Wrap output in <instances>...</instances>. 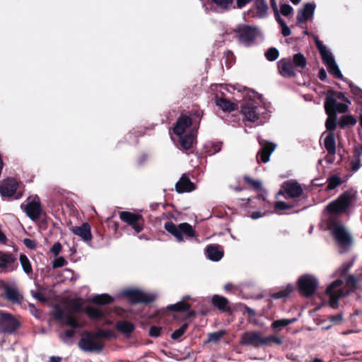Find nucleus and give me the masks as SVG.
<instances>
[{
    "mask_svg": "<svg viewBox=\"0 0 362 362\" xmlns=\"http://www.w3.org/2000/svg\"><path fill=\"white\" fill-rule=\"evenodd\" d=\"M114 298L107 293L95 295L90 299V302L98 305H105L112 303Z\"/></svg>",
    "mask_w": 362,
    "mask_h": 362,
    "instance_id": "72a5a7b5",
    "label": "nucleus"
},
{
    "mask_svg": "<svg viewBox=\"0 0 362 362\" xmlns=\"http://www.w3.org/2000/svg\"><path fill=\"white\" fill-rule=\"evenodd\" d=\"M325 222L327 229L337 240L340 247H344L351 244L352 238L340 220H337L333 216L325 218Z\"/></svg>",
    "mask_w": 362,
    "mask_h": 362,
    "instance_id": "20e7f679",
    "label": "nucleus"
},
{
    "mask_svg": "<svg viewBox=\"0 0 362 362\" xmlns=\"http://www.w3.org/2000/svg\"><path fill=\"white\" fill-rule=\"evenodd\" d=\"M17 267V259L13 254L0 252V268L2 271L13 272Z\"/></svg>",
    "mask_w": 362,
    "mask_h": 362,
    "instance_id": "f3484780",
    "label": "nucleus"
},
{
    "mask_svg": "<svg viewBox=\"0 0 362 362\" xmlns=\"http://www.w3.org/2000/svg\"><path fill=\"white\" fill-rule=\"evenodd\" d=\"M265 57L269 61H274L279 57V51L276 48H270L265 52Z\"/></svg>",
    "mask_w": 362,
    "mask_h": 362,
    "instance_id": "6e6d98bb",
    "label": "nucleus"
},
{
    "mask_svg": "<svg viewBox=\"0 0 362 362\" xmlns=\"http://www.w3.org/2000/svg\"><path fill=\"white\" fill-rule=\"evenodd\" d=\"M195 189L194 184L190 179L183 175L175 185V189L178 193L189 192Z\"/></svg>",
    "mask_w": 362,
    "mask_h": 362,
    "instance_id": "393cba45",
    "label": "nucleus"
},
{
    "mask_svg": "<svg viewBox=\"0 0 362 362\" xmlns=\"http://www.w3.org/2000/svg\"><path fill=\"white\" fill-rule=\"evenodd\" d=\"M262 103V97L259 94L252 90H247L241 105L240 112L247 121L258 124L264 123L269 117V112Z\"/></svg>",
    "mask_w": 362,
    "mask_h": 362,
    "instance_id": "f03ea898",
    "label": "nucleus"
},
{
    "mask_svg": "<svg viewBox=\"0 0 362 362\" xmlns=\"http://www.w3.org/2000/svg\"><path fill=\"white\" fill-rule=\"evenodd\" d=\"M223 143L221 141H209L206 144H204L203 146L204 151L209 154V156L214 155L215 153L219 152L221 149Z\"/></svg>",
    "mask_w": 362,
    "mask_h": 362,
    "instance_id": "473e14b6",
    "label": "nucleus"
},
{
    "mask_svg": "<svg viewBox=\"0 0 362 362\" xmlns=\"http://www.w3.org/2000/svg\"><path fill=\"white\" fill-rule=\"evenodd\" d=\"M62 322L64 325L70 327L72 329H78L81 327V325L74 314H66L64 317V321Z\"/></svg>",
    "mask_w": 362,
    "mask_h": 362,
    "instance_id": "ea45409f",
    "label": "nucleus"
},
{
    "mask_svg": "<svg viewBox=\"0 0 362 362\" xmlns=\"http://www.w3.org/2000/svg\"><path fill=\"white\" fill-rule=\"evenodd\" d=\"M255 6L260 17H263L267 13L268 6L264 0H257Z\"/></svg>",
    "mask_w": 362,
    "mask_h": 362,
    "instance_id": "37998d69",
    "label": "nucleus"
},
{
    "mask_svg": "<svg viewBox=\"0 0 362 362\" xmlns=\"http://www.w3.org/2000/svg\"><path fill=\"white\" fill-rule=\"evenodd\" d=\"M325 148L330 155H334L336 152L335 137H325Z\"/></svg>",
    "mask_w": 362,
    "mask_h": 362,
    "instance_id": "79ce46f5",
    "label": "nucleus"
},
{
    "mask_svg": "<svg viewBox=\"0 0 362 362\" xmlns=\"http://www.w3.org/2000/svg\"><path fill=\"white\" fill-rule=\"evenodd\" d=\"M83 300L81 298H76L71 300L69 303V306L71 310V314L81 313L83 310Z\"/></svg>",
    "mask_w": 362,
    "mask_h": 362,
    "instance_id": "c9c22d12",
    "label": "nucleus"
},
{
    "mask_svg": "<svg viewBox=\"0 0 362 362\" xmlns=\"http://www.w3.org/2000/svg\"><path fill=\"white\" fill-rule=\"evenodd\" d=\"M217 6L222 9H228L233 4V0H211Z\"/></svg>",
    "mask_w": 362,
    "mask_h": 362,
    "instance_id": "5fc2aeb1",
    "label": "nucleus"
},
{
    "mask_svg": "<svg viewBox=\"0 0 362 362\" xmlns=\"http://www.w3.org/2000/svg\"><path fill=\"white\" fill-rule=\"evenodd\" d=\"M296 321V318L292 319H280L274 320L272 325L271 327L274 330H281L284 327L295 322Z\"/></svg>",
    "mask_w": 362,
    "mask_h": 362,
    "instance_id": "58836bf2",
    "label": "nucleus"
},
{
    "mask_svg": "<svg viewBox=\"0 0 362 362\" xmlns=\"http://www.w3.org/2000/svg\"><path fill=\"white\" fill-rule=\"evenodd\" d=\"M122 296L125 298L130 304L135 305L138 303L149 304L154 301L155 297L149 293H146L138 288H127L122 291Z\"/></svg>",
    "mask_w": 362,
    "mask_h": 362,
    "instance_id": "1a4fd4ad",
    "label": "nucleus"
},
{
    "mask_svg": "<svg viewBox=\"0 0 362 362\" xmlns=\"http://www.w3.org/2000/svg\"><path fill=\"white\" fill-rule=\"evenodd\" d=\"M112 337L110 330L100 329L97 332L85 331L78 341L79 348L86 352H100L104 348L103 339Z\"/></svg>",
    "mask_w": 362,
    "mask_h": 362,
    "instance_id": "7ed1b4c3",
    "label": "nucleus"
},
{
    "mask_svg": "<svg viewBox=\"0 0 362 362\" xmlns=\"http://www.w3.org/2000/svg\"><path fill=\"white\" fill-rule=\"evenodd\" d=\"M171 137L172 140L176 143L178 148L187 151L191 149L194 144L197 143V137Z\"/></svg>",
    "mask_w": 362,
    "mask_h": 362,
    "instance_id": "c85d7f7f",
    "label": "nucleus"
},
{
    "mask_svg": "<svg viewBox=\"0 0 362 362\" xmlns=\"http://www.w3.org/2000/svg\"><path fill=\"white\" fill-rule=\"evenodd\" d=\"M24 210L27 216L33 221L39 219L43 212L40 202L37 197L34 200L28 202Z\"/></svg>",
    "mask_w": 362,
    "mask_h": 362,
    "instance_id": "6ab92c4d",
    "label": "nucleus"
},
{
    "mask_svg": "<svg viewBox=\"0 0 362 362\" xmlns=\"http://www.w3.org/2000/svg\"><path fill=\"white\" fill-rule=\"evenodd\" d=\"M84 311L88 317L92 320L102 319L107 315V313H105L103 310L91 305L87 306Z\"/></svg>",
    "mask_w": 362,
    "mask_h": 362,
    "instance_id": "7c9ffc66",
    "label": "nucleus"
},
{
    "mask_svg": "<svg viewBox=\"0 0 362 362\" xmlns=\"http://www.w3.org/2000/svg\"><path fill=\"white\" fill-rule=\"evenodd\" d=\"M206 255L212 261H219L223 256V251L218 245H209L206 247Z\"/></svg>",
    "mask_w": 362,
    "mask_h": 362,
    "instance_id": "bb28decb",
    "label": "nucleus"
},
{
    "mask_svg": "<svg viewBox=\"0 0 362 362\" xmlns=\"http://www.w3.org/2000/svg\"><path fill=\"white\" fill-rule=\"evenodd\" d=\"M2 288L4 290V297L13 304H21L23 297L16 288L10 286L4 281H1Z\"/></svg>",
    "mask_w": 362,
    "mask_h": 362,
    "instance_id": "aec40b11",
    "label": "nucleus"
},
{
    "mask_svg": "<svg viewBox=\"0 0 362 362\" xmlns=\"http://www.w3.org/2000/svg\"><path fill=\"white\" fill-rule=\"evenodd\" d=\"M294 290L295 286L289 284L284 288H282L279 291L272 293L270 294V297L274 299L284 298L288 297Z\"/></svg>",
    "mask_w": 362,
    "mask_h": 362,
    "instance_id": "2f4dec72",
    "label": "nucleus"
},
{
    "mask_svg": "<svg viewBox=\"0 0 362 362\" xmlns=\"http://www.w3.org/2000/svg\"><path fill=\"white\" fill-rule=\"evenodd\" d=\"M62 246L60 243H56L52 247L50 251L55 255L57 256L61 252Z\"/></svg>",
    "mask_w": 362,
    "mask_h": 362,
    "instance_id": "69168bd1",
    "label": "nucleus"
},
{
    "mask_svg": "<svg viewBox=\"0 0 362 362\" xmlns=\"http://www.w3.org/2000/svg\"><path fill=\"white\" fill-rule=\"evenodd\" d=\"M134 328V324L128 321H119L116 324V329L121 333L126 334H132Z\"/></svg>",
    "mask_w": 362,
    "mask_h": 362,
    "instance_id": "f704fd0d",
    "label": "nucleus"
},
{
    "mask_svg": "<svg viewBox=\"0 0 362 362\" xmlns=\"http://www.w3.org/2000/svg\"><path fill=\"white\" fill-rule=\"evenodd\" d=\"M327 185L325 187V191L329 192L336 189L341 185L342 180L338 175H332L327 180Z\"/></svg>",
    "mask_w": 362,
    "mask_h": 362,
    "instance_id": "e433bc0d",
    "label": "nucleus"
},
{
    "mask_svg": "<svg viewBox=\"0 0 362 362\" xmlns=\"http://www.w3.org/2000/svg\"><path fill=\"white\" fill-rule=\"evenodd\" d=\"M356 123V119L351 115H347L341 117L339 121V125L341 127H345L348 125H354Z\"/></svg>",
    "mask_w": 362,
    "mask_h": 362,
    "instance_id": "8fccbe9b",
    "label": "nucleus"
},
{
    "mask_svg": "<svg viewBox=\"0 0 362 362\" xmlns=\"http://www.w3.org/2000/svg\"><path fill=\"white\" fill-rule=\"evenodd\" d=\"M167 309L172 312H186L191 309V305L183 300H180L175 304L168 305Z\"/></svg>",
    "mask_w": 362,
    "mask_h": 362,
    "instance_id": "4c0bfd02",
    "label": "nucleus"
},
{
    "mask_svg": "<svg viewBox=\"0 0 362 362\" xmlns=\"http://www.w3.org/2000/svg\"><path fill=\"white\" fill-rule=\"evenodd\" d=\"M165 230L174 236L179 243L184 241V236L186 238L196 237L197 233L193 227L188 223H181L175 225L172 221H167L164 224Z\"/></svg>",
    "mask_w": 362,
    "mask_h": 362,
    "instance_id": "423d86ee",
    "label": "nucleus"
},
{
    "mask_svg": "<svg viewBox=\"0 0 362 362\" xmlns=\"http://www.w3.org/2000/svg\"><path fill=\"white\" fill-rule=\"evenodd\" d=\"M303 193L301 185L295 180H289L283 182L279 194L285 199H295L300 197Z\"/></svg>",
    "mask_w": 362,
    "mask_h": 362,
    "instance_id": "ddd939ff",
    "label": "nucleus"
},
{
    "mask_svg": "<svg viewBox=\"0 0 362 362\" xmlns=\"http://www.w3.org/2000/svg\"><path fill=\"white\" fill-rule=\"evenodd\" d=\"M353 266V262H349L344 264L341 268L340 277H345L349 275V272Z\"/></svg>",
    "mask_w": 362,
    "mask_h": 362,
    "instance_id": "4d7b16f0",
    "label": "nucleus"
},
{
    "mask_svg": "<svg viewBox=\"0 0 362 362\" xmlns=\"http://www.w3.org/2000/svg\"><path fill=\"white\" fill-rule=\"evenodd\" d=\"M296 288L300 295L309 298L317 289V280L311 275L303 274L298 278Z\"/></svg>",
    "mask_w": 362,
    "mask_h": 362,
    "instance_id": "9d476101",
    "label": "nucleus"
},
{
    "mask_svg": "<svg viewBox=\"0 0 362 362\" xmlns=\"http://www.w3.org/2000/svg\"><path fill=\"white\" fill-rule=\"evenodd\" d=\"M328 117L326 120V127L328 130H332L336 127V121H337V116L335 114L333 113H327Z\"/></svg>",
    "mask_w": 362,
    "mask_h": 362,
    "instance_id": "3c124183",
    "label": "nucleus"
},
{
    "mask_svg": "<svg viewBox=\"0 0 362 362\" xmlns=\"http://www.w3.org/2000/svg\"><path fill=\"white\" fill-rule=\"evenodd\" d=\"M243 180L246 184L251 187L253 189L259 191L262 189V183L259 180H255L248 175H245Z\"/></svg>",
    "mask_w": 362,
    "mask_h": 362,
    "instance_id": "de8ad7c7",
    "label": "nucleus"
},
{
    "mask_svg": "<svg viewBox=\"0 0 362 362\" xmlns=\"http://www.w3.org/2000/svg\"><path fill=\"white\" fill-rule=\"evenodd\" d=\"M293 207V205L287 204L284 202L279 201L276 202L274 204V211L279 214L281 211L291 209Z\"/></svg>",
    "mask_w": 362,
    "mask_h": 362,
    "instance_id": "603ef678",
    "label": "nucleus"
},
{
    "mask_svg": "<svg viewBox=\"0 0 362 362\" xmlns=\"http://www.w3.org/2000/svg\"><path fill=\"white\" fill-rule=\"evenodd\" d=\"M240 344L259 348L264 346V336L259 332H245L241 336Z\"/></svg>",
    "mask_w": 362,
    "mask_h": 362,
    "instance_id": "dca6fc26",
    "label": "nucleus"
},
{
    "mask_svg": "<svg viewBox=\"0 0 362 362\" xmlns=\"http://www.w3.org/2000/svg\"><path fill=\"white\" fill-rule=\"evenodd\" d=\"M344 278L345 280L344 287H342L344 281L341 279H337L326 288L328 305L332 309H338L339 300L349 296L358 288L359 279L355 275L349 274Z\"/></svg>",
    "mask_w": 362,
    "mask_h": 362,
    "instance_id": "f257e3e1",
    "label": "nucleus"
},
{
    "mask_svg": "<svg viewBox=\"0 0 362 362\" xmlns=\"http://www.w3.org/2000/svg\"><path fill=\"white\" fill-rule=\"evenodd\" d=\"M32 295H33V296L35 298H36L37 300H38L40 302H45L46 301L45 297L40 292H33V291H32Z\"/></svg>",
    "mask_w": 362,
    "mask_h": 362,
    "instance_id": "774afa93",
    "label": "nucleus"
},
{
    "mask_svg": "<svg viewBox=\"0 0 362 362\" xmlns=\"http://www.w3.org/2000/svg\"><path fill=\"white\" fill-rule=\"evenodd\" d=\"M223 336L222 332H216L209 334V340L211 341H218Z\"/></svg>",
    "mask_w": 362,
    "mask_h": 362,
    "instance_id": "0e129e2a",
    "label": "nucleus"
},
{
    "mask_svg": "<svg viewBox=\"0 0 362 362\" xmlns=\"http://www.w3.org/2000/svg\"><path fill=\"white\" fill-rule=\"evenodd\" d=\"M293 63L296 67L304 69L306 66L307 60L303 54L298 53L293 55Z\"/></svg>",
    "mask_w": 362,
    "mask_h": 362,
    "instance_id": "a19ab883",
    "label": "nucleus"
},
{
    "mask_svg": "<svg viewBox=\"0 0 362 362\" xmlns=\"http://www.w3.org/2000/svg\"><path fill=\"white\" fill-rule=\"evenodd\" d=\"M20 262L23 267V271L29 274L33 272L32 266L28 257L25 254H21Z\"/></svg>",
    "mask_w": 362,
    "mask_h": 362,
    "instance_id": "c03bdc74",
    "label": "nucleus"
},
{
    "mask_svg": "<svg viewBox=\"0 0 362 362\" xmlns=\"http://www.w3.org/2000/svg\"><path fill=\"white\" fill-rule=\"evenodd\" d=\"M215 104L223 112H230L238 109V105L223 97L216 96Z\"/></svg>",
    "mask_w": 362,
    "mask_h": 362,
    "instance_id": "cd10ccee",
    "label": "nucleus"
},
{
    "mask_svg": "<svg viewBox=\"0 0 362 362\" xmlns=\"http://www.w3.org/2000/svg\"><path fill=\"white\" fill-rule=\"evenodd\" d=\"M187 328H188V324L184 323L179 329L175 330L171 334V336H170L171 339L173 340L179 339L180 337H182L184 335V334L187 331Z\"/></svg>",
    "mask_w": 362,
    "mask_h": 362,
    "instance_id": "09e8293b",
    "label": "nucleus"
},
{
    "mask_svg": "<svg viewBox=\"0 0 362 362\" xmlns=\"http://www.w3.org/2000/svg\"><path fill=\"white\" fill-rule=\"evenodd\" d=\"M76 334V332L72 329H67L64 332V333L62 334H60V339L65 342L66 339H70L74 337Z\"/></svg>",
    "mask_w": 362,
    "mask_h": 362,
    "instance_id": "680f3d73",
    "label": "nucleus"
},
{
    "mask_svg": "<svg viewBox=\"0 0 362 362\" xmlns=\"http://www.w3.org/2000/svg\"><path fill=\"white\" fill-rule=\"evenodd\" d=\"M18 187V181L15 178L8 177L0 185V194L2 197H12L16 194Z\"/></svg>",
    "mask_w": 362,
    "mask_h": 362,
    "instance_id": "a211bd4d",
    "label": "nucleus"
},
{
    "mask_svg": "<svg viewBox=\"0 0 362 362\" xmlns=\"http://www.w3.org/2000/svg\"><path fill=\"white\" fill-rule=\"evenodd\" d=\"M281 13L284 16H288L293 12V8L289 4H283L281 6Z\"/></svg>",
    "mask_w": 362,
    "mask_h": 362,
    "instance_id": "bf43d9fd",
    "label": "nucleus"
},
{
    "mask_svg": "<svg viewBox=\"0 0 362 362\" xmlns=\"http://www.w3.org/2000/svg\"><path fill=\"white\" fill-rule=\"evenodd\" d=\"M23 244L26 246V247L33 250L37 247L36 241L30 238H25L23 240Z\"/></svg>",
    "mask_w": 362,
    "mask_h": 362,
    "instance_id": "e2e57ef3",
    "label": "nucleus"
},
{
    "mask_svg": "<svg viewBox=\"0 0 362 362\" xmlns=\"http://www.w3.org/2000/svg\"><path fill=\"white\" fill-rule=\"evenodd\" d=\"M278 69L279 74L286 78L293 77L296 75L293 65L287 59H281L278 62Z\"/></svg>",
    "mask_w": 362,
    "mask_h": 362,
    "instance_id": "b1692460",
    "label": "nucleus"
},
{
    "mask_svg": "<svg viewBox=\"0 0 362 362\" xmlns=\"http://www.w3.org/2000/svg\"><path fill=\"white\" fill-rule=\"evenodd\" d=\"M362 156V144H358L355 146L354 151V158L351 160V168L353 171H356L361 165V157Z\"/></svg>",
    "mask_w": 362,
    "mask_h": 362,
    "instance_id": "c756f323",
    "label": "nucleus"
},
{
    "mask_svg": "<svg viewBox=\"0 0 362 362\" xmlns=\"http://www.w3.org/2000/svg\"><path fill=\"white\" fill-rule=\"evenodd\" d=\"M351 201L352 197L350 192H344L337 199L327 205L324 210L327 214L326 218L333 216L337 220H340L338 216L346 212L350 206Z\"/></svg>",
    "mask_w": 362,
    "mask_h": 362,
    "instance_id": "39448f33",
    "label": "nucleus"
},
{
    "mask_svg": "<svg viewBox=\"0 0 362 362\" xmlns=\"http://www.w3.org/2000/svg\"><path fill=\"white\" fill-rule=\"evenodd\" d=\"M350 103L343 93H334L327 96L325 107L327 113L345 112L348 110Z\"/></svg>",
    "mask_w": 362,
    "mask_h": 362,
    "instance_id": "0eeeda50",
    "label": "nucleus"
},
{
    "mask_svg": "<svg viewBox=\"0 0 362 362\" xmlns=\"http://www.w3.org/2000/svg\"><path fill=\"white\" fill-rule=\"evenodd\" d=\"M327 318L333 325H341L344 321V314L342 312H340L335 315H329Z\"/></svg>",
    "mask_w": 362,
    "mask_h": 362,
    "instance_id": "864d4df0",
    "label": "nucleus"
},
{
    "mask_svg": "<svg viewBox=\"0 0 362 362\" xmlns=\"http://www.w3.org/2000/svg\"><path fill=\"white\" fill-rule=\"evenodd\" d=\"M282 343V339L277 336L270 335L268 337H264V346H272L273 344L281 345Z\"/></svg>",
    "mask_w": 362,
    "mask_h": 362,
    "instance_id": "49530a36",
    "label": "nucleus"
},
{
    "mask_svg": "<svg viewBox=\"0 0 362 362\" xmlns=\"http://www.w3.org/2000/svg\"><path fill=\"white\" fill-rule=\"evenodd\" d=\"M318 51L320 52L322 62L327 66V69H328L329 74L333 75L336 78L341 79L343 78V75L337 64L335 62L332 53L327 47L324 46L319 40Z\"/></svg>",
    "mask_w": 362,
    "mask_h": 362,
    "instance_id": "6e6552de",
    "label": "nucleus"
},
{
    "mask_svg": "<svg viewBox=\"0 0 362 362\" xmlns=\"http://www.w3.org/2000/svg\"><path fill=\"white\" fill-rule=\"evenodd\" d=\"M315 10V6L313 4L307 3L303 8L298 10L297 21L298 23H304L312 18Z\"/></svg>",
    "mask_w": 362,
    "mask_h": 362,
    "instance_id": "5701e85b",
    "label": "nucleus"
},
{
    "mask_svg": "<svg viewBox=\"0 0 362 362\" xmlns=\"http://www.w3.org/2000/svg\"><path fill=\"white\" fill-rule=\"evenodd\" d=\"M212 305L221 312H230L231 310L228 300L222 296L214 295L211 298Z\"/></svg>",
    "mask_w": 362,
    "mask_h": 362,
    "instance_id": "a878e982",
    "label": "nucleus"
},
{
    "mask_svg": "<svg viewBox=\"0 0 362 362\" xmlns=\"http://www.w3.org/2000/svg\"><path fill=\"white\" fill-rule=\"evenodd\" d=\"M20 325V322L12 314L0 310V328L3 332L13 334Z\"/></svg>",
    "mask_w": 362,
    "mask_h": 362,
    "instance_id": "4468645a",
    "label": "nucleus"
},
{
    "mask_svg": "<svg viewBox=\"0 0 362 362\" xmlns=\"http://www.w3.org/2000/svg\"><path fill=\"white\" fill-rule=\"evenodd\" d=\"M281 33H282L283 35L285 37H287L291 35V30L288 28V26H287L286 23H282Z\"/></svg>",
    "mask_w": 362,
    "mask_h": 362,
    "instance_id": "338daca9",
    "label": "nucleus"
},
{
    "mask_svg": "<svg viewBox=\"0 0 362 362\" xmlns=\"http://www.w3.org/2000/svg\"><path fill=\"white\" fill-rule=\"evenodd\" d=\"M67 264L66 260L63 257L56 258L52 262V267L54 269L60 268Z\"/></svg>",
    "mask_w": 362,
    "mask_h": 362,
    "instance_id": "13d9d810",
    "label": "nucleus"
},
{
    "mask_svg": "<svg viewBox=\"0 0 362 362\" xmlns=\"http://www.w3.org/2000/svg\"><path fill=\"white\" fill-rule=\"evenodd\" d=\"M258 142L260 148L257 153V160L258 163H266L269 160L271 154L275 150L276 144L264 139L262 137H258Z\"/></svg>",
    "mask_w": 362,
    "mask_h": 362,
    "instance_id": "2eb2a0df",
    "label": "nucleus"
},
{
    "mask_svg": "<svg viewBox=\"0 0 362 362\" xmlns=\"http://www.w3.org/2000/svg\"><path fill=\"white\" fill-rule=\"evenodd\" d=\"M235 37L246 46L252 45L259 35V31L247 25H238L233 30Z\"/></svg>",
    "mask_w": 362,
    "mask_h": 362,
    "instance_id": "9b49d317",
    "label": "nucleus"
},
{
    "mask_svg": "<svg viewBox=\"0 0 362 362\" xmlns=\"http://www.w3.org/2000/svg\"><path fill=\"white\" fill-rule=\"evenodd\" d=\"M70 230L76 235L79 236L83 241L88 242L92 239L90 226L88 223H83L79 226H72Z\"/></svg>",
    "mask_w": 362,
    "mask_h": 362,
    "instance_id": "4be33fe9",
    "label": "nucleus"
},
{
    "mask_svg": "<svg viewBox=\"0 0 362 362\" xmlns=\"http://www.w3.org/2000/svg\"><path fill=\"white\" fill-rule=\"evenodd\" d=\"M119 218L130 226L136 233L144 230L145 220L140 214L124 211L119 213Z\"/></svg>",
    "mask_w": 362,
    "mask_h": 362,
    "instance_id": "f8f14e48",
    "label": "nucleus"
},
{
    "mask_svg": "<svg viewBox=\"0 0 362 362\" xmlns=\"http://www.w3.org/2000/svg\"><path fill=\"white\" fill-rule=\"evenodd\" d=\"M192 125V120L189 117L182 116L178 119L176 124L173 129L174 134L176 136H182L186 134L185 136H192L193 134H196L197 132L187 133V129Z\"/></svg>",
    "mask_w": 362,
    "mask_h": 362,
    "instance_id": "412c9836",
    "label": "nucleus"
},
{
    "mask_svg": "<svg viewBox=\"0 0 362 362\" xmlns=\"http://www.w3.org/2000/svg\"><path fill=\"white\" fill-rule=\"evenodd\" d=\"M66 315V314L65 313L64 310L59 305H56L54 307L52 316L54 319L57 322H62Z\"/></svg>",
    "mask_w": 362,
    "mask_h": 362,
    "instance_id": "a18cd8bd",
    "label": "nucleus"
},
{
    "mask_svg": "<svg viewBox=\"0 0 362 362\" xmlns=\"http://www.w3.org/2000/svg\"><path fill=\"white\" fill-rule=\"evenodd\" d=\"M161 327L157 326H151L149 329V335L152 337H158L160 335Z\"/></svg>",
    "mask_w": 362,
    "mask_h": 362,
    "instance_id": "052dcab7",
    "label": "nucleus"
}]
</instances>
